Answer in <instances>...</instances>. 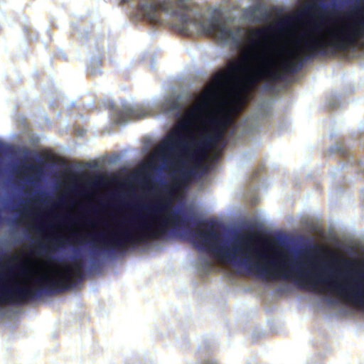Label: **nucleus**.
<instances>
[{"label": "nucleus", "instance_id": "obj_1", "mask_svg": "<svg viewBox=\"0 0 364 364\" xmlns=\"http://www.w3.org/2000/svg\"><path fill=\"white\" fill-rule=\"evenodd\" d=\"M337 28L326 30L328 38L303 33L296 41V52L287 51L289 57L280 63V69L277 68V61L272 56H267L264 53L254 55L261 63L262 66L255 70L252 75L246 77L242 85L234 87L235 102L223 101L217 109L218 114L208 118L206 124L209 127V131L201 133L200 139L196 143L193 151L189 154L193 166H188L186 163H181V167L178 171V175L173 177L176 186L178 188L189 183L196 176L202 163L206 159L208 152L216 147L223 139L227 129L233 122L232 113L240 109L237 105L245 103L243 94L254 90L261 80L274 82L285 79L286 75L297 73L302 68L301 56L311 58L318 55H326L328 53V47L333 53L337 51H346L347 50L337 49L332 45L336 40L331 33L336 32Z\"/></svg>", "mask_w": 364, "mask_h": 364}, {"label": "nucleus", "instance_id": "obj_2", "mask_svg": "<svg viewBox=\"0 0 364 364\" xmlns=\"http://www.w3.org/2000/svg\"><path fill=\"white\" fill-rule=\"evenodd\" d=\"M178 221L179 216L175 213L168 214L167 217L160 218L155 223H149L145 216L136 214L122 225L127 224L132 229L139 231L138 234L134 235L129 230H124L117 234H112L109 238L102 232L91 235V238L94 243H102L108 250H121L129 245L142 242L146 239L163 237L169 226L176 225Z\"/></svg>", "mask_w": 364, "mask_h": 364}, {"label": "nucleus", "instance_id": "obj_3", "mask_svg": "<svg viewBox=\"0 0 364 364\" xmlns=\"http://www.w3.org/2000/svg\"><path fill=\"white\" fill-rule=\"evenodd\" d=\"M287 255L282 252H277V279H290L296 278V282L304 288L310 286L316 289L318 284H327L329 288L333 289L338 294L343 297L346 301L357 306H364V290L361 284H356L353 287H344L339 283L323 277V272H312L306 268L303 262H298L296 268H285L287 262L284 259Z\"/></svg>", "mask_w": 364, "mask_h": 364}, {"label": "nucleus", "instance_id": "obj_4", "mask_svg": "<svg viewBox=\"0 0 364 364\" xmlns=\"http://www.w3.org/2000/svg\"><path fill=\"white\" fill-rule=\"evenodd\" d=\"M75 272L67 267L61 277L53 279L49 276H43L38 278L35 283L38 288L33 289L28 287L14 285L9 287L3 282L4 275L0 274V305L11 304L14 302H23L34 296L52 294L55 291L66 290L75 282L74 276L80 279L83 277L82 264L80 260L74 262Z\"/></svg>", "mask_w": 364, "mask_h": 364}, {"label": "nucleus", "instance_id": "obj_5", "mask_svg": "<svg viewBox=\"0 0 364 364\" xmlns=\"http://www.w3.org/2000/svg\"><path fill=\"white\" fill-rule=\"evenodd\" d=\"M189 0H176L177 10L173 11V16H178L181 23L177 27L178 31L183 36H189L192 31L188 28L189 26L197 31H201L205 35L218 38L223 41H239L240 34L242 31L240 27L235 30L228 28L219 18H211L208 21L198 20L189 16Z\"/></svg>", "mask_w": 364, "mask_h": 364}, {"label": "nucleus", "instance_id": "obj_6", "mask_svg": "<svg viewBox=\"0 0 364 364\" xmlns=\"http://www.w3.org/2000/svg\"><path fill=\"white\" fill-rule=\"evenodd\" d=\"M242 70L240 63H234L230 65L227 72L216 73L213 78V84L198 97V103L186 114L185 118L179 123L178 127L182 130H186L192 124V119L196 118V113L208 109L210 105L215 102L218 97L217 88L227 82L230 75L240 72Z\"/></svg>", "mask_w": 364, "mask_h": 364}, {"label": "nucleus", "instance_id": "obj_7", "mask_svg": "<svg viewBox=\"0 0 364 364\" xmlns=\"http://www.w3.org/2000/svg\"><path fill=\"white\" fill-rule=\"evenodd\" d=\"M360 18L355 19L353 23L338 27L336 32L332 33L335 42L332 45L337 49L348 50L355 46L358 41L364 38V7Z\"/></svg>", "mask_w": 364, "mask_h": 364}, {"label": "nucleus", "instance_id": "obj_8", "mask_svg": "<svg viewBox=\"0 0 364 364\" xmlns=\"http://www.w3.org/2000/svg\"><path fill=\"white\" fill-rule=\"evenodd\" d=\"M131 0H121L120 5L128 3ZM147 3H142L138 6V11L144 18L152 24H160L161 20L160 12H169L173 15V11L177 10L176 2L169 0H146Z\"/></svg>", "mask_w": 364, "mask_h": 364}, {"label": "nucleus", "instance_id": "obj_9", "mask_svg": "<svg viewBox=\"0 0 364 364\" xmlns=\"http://www.w3.org/2000/svg\"><path fill=\"white\" fill-rule=\"evenodd\" d=\"M184 145V136L179 132L175 135H169L160 146V152L162 155L166 156L174 153Z\"/></svg>", "mask_w": 364, "mask_h": 364}, {"label": "nucleus", "instance_id": "obj_10", "mask_svg": "<svg viewBox=\"0 0 364 364\" xmlns=\"http://www.w3.org/2000/svg\"><path fill=\"white\" fill-rule=\"evenodd\" d=\"M272 27L259 28L253 29L250 32L252 38L250 39L251 48H257L261 45V41H266L272 31Z\"/></svg>", "mask_w": 364, "mask_h": 364}, {"label": "nucleus", "instance_id": "obj_11", "mask_svg": "<svg viewBox=\"0 0 364 364\" xmlns=\"http://www.w3.org/2000/svg\"><path fill=\"white\" fill-rule=\"evenodd\" d=\"M171 208L170 203L167 202L163 198H160L156 203L153 205H149L144 207L141 210L148 211L155 218L164 213H167L168 210Z\"/></svg>", "mask_w": 364, "mask_h": 364}, {"label": "nucleus", "instance_id": "obj_12", "mask_svg": "<svg viewBox=\"0 0 364 364\" xmlns=\"http://www.w3.org/2000/svg\"><path fill=\"white\" fill-rule=\"evenodd\" d=\"M183 109V105L178 99L168 98L161 105V109L166 114L179 112Z\"/></svg>", "mask_w": 364, "mask_h": 364}, {"label": "nucleus", "instance_id": "obj_13", "mask_svg": "<svg viewBox=\"0 0 364 364\" xmlns=\"http://www.w3.org/2000/svg\"><path fill=\"white\" fill-rule=\"evenodd\" d=\"M144 117V114L139 113L137 110L125 108L119 113V122H124L131 119H140Z\"/></svg>", "mask_w": 364, "mask_h": 364}, {"label": "nucleus", "instance_id": "obj_14", "mask_svg": "<svg viewBox=\"0 0 364 364\" xmlns=\"http://www.w3.org/2000/svg\"><path fill=\"white\" fill-rule=\"evenodd\" d=\"M265 6L262 3H257L252 6L247 8L245 14L250 18H255L257 14H262L263 17H267L269 14L268 11L264 10Z\"/></svg>", "mask_w": 364, "mask_h": 364}, {"label": "nucleus", "instance_id": "obj_15", "mask_svg": "<svg viewBox=\"0 0 364 364\" xmlns=\"http://www.w3.org/2000/svg\"><path fill=\"white\" fill-rule=\"evenodd\" d=\"M25 171L29 173L40 175L43 172L41 164H33L25 167Z\"/></svg>", "mask_w": 364, "mask_h": 364}, {"label": "nucleus", "instance_id": "obj_16", "mask_svg": "<svg viewBox=\"0 0 364 364\" xmlns=\"http://www.w3.org/2000/svg\"><path fill=\"white\" fill-rule=\"evenodd\" d=\"M323 24H324V21H323V17H321L318 22L317 21L313 22L311 31H312L313 33H319L321 31V28Z\"/></svg>", "mask_w": 364, "mask_h": 364}, {"label": "nucleus", "instance_id": "obj_17", "mask_svg": "<svg viewBox=\"0 0 364 364\" xmlns=\"http://www.w3.org/2000/svg\"><path fill=\"white\" fill-rule=\"evenodd\" d=\"M318 5L315 4H311L307 8V10L305 11V14H309V11L316 12L318 11Z\"/></svg>", "mask_w": 364, "mask_h": 364}, {"label": "nucleus", "instance_id": "obj_18", "mask_svg": "<svg viewBox=\"0 0 364 364\" xmlns=\"http://www.w3.org/2000/svg\"><path fill=\"white\" fill-rule=\"evenodd\" d=\"M289 21L288 20H285V21H282L277 26V29L279 31H282L283 30V27L284 26H287L289 25Z\"/></svg>", "mask_w": 364, "mask_h": 364}, {"label": "nucleus", "instance_id": "obj_19", "mask_svg": "<svg viewBox=\"0 0 364 364\" xmlns=\"http://www.w3.org/2000/svg\"><path fill=\"white\" fill-rule=\"evenodd\" d=\"M317 263H318V261L316 259L309 260V262H308V264L309 266H311L313 269L317 268V266H316Z\"/></svg>", "mask_w": 364, "mask_h": 364}, {"label": "nucleus", "instance_id": "obj_20", "mask_svg": "<svg viewBox=\"0 0 364 364\" xmlns=\"http://www.w3.org/2000/svg\"><path fill=\"white\" fill-rule=\"evenodd\" d=\"M202 364H218V363L213 359L205 360Z\"/></svg>", "mask_w": 364, "mask_h": 364}, {"label": "nucleus", "instance_id": "obj_21", "mask_svg": "<svg viewBox=\"0 0 364 364\" xmlns=\"http://www.w3.org/2000/svg\"><path fill=\"white\" fill-rule=\"evenodd\" d=\"M343 263H344L345 266L348 268L351 267L353 266V263L348 260H344Z\"/></svg>", "mask_w": 364, "mask_h": 364}, {"label": "nucleus", "instance_id": "obj_22", "mask_svg": "<svg viewBox=\"0 0 364 364\" xmlns=\"http://www.w3.org/2000/svg\"><path fill=\"white\" fill-rule=\"evenodd\" d=\"M54 242L57 245H63V240L61 239H59V238L58 239H55Z\"/></svg>", "mask_w": 364, "mask_h": 364}, {"label": "nucleus", "instance_id": "obj_23", "mask_svg": "<svg viewBox=\"0 0 364 364\" xmlns=\"http://www.w3.org/2000/svg\"><path fill=\"white\" fill-rule=\"evenodd\" d=\"M65 198H61L59 199V203H58V205H63L65 204Z\"/></svg>", "mask_w": 364, "mask_h": 364}, {"label": "nucleus", "instance_id": "obj_24", "mask_svg": "<svg viewBox=\"0 0 364 364\" xmlns=\"http://www.w3.org/2000/svg\"><path fill=\"white\" fill-rule=\"evenodd\" d=\"M38 248L43 251L46 250V247L44 245H43L41 243L38 244Z\"/></svg>", "mask_w": 364, "mask_h": 364}, {"label": "nucleus", "instance_id": "obj_25", "mask_svg": "<svg viewBox=\"0 0 364 364\" xmlns=\"http://www.w3.org/2000/svg\"><path fill=\"white\" fill-rule=\"evenodd\" d=\"M74 191H75V192L78 193L82 194V195H85V194L82 191L79 190L77 188H75L74 189Z\"/></svg>", "mask_w": 364, "mask_h": 364}, {"label": "nucleus", "instance_id": "obj_26", "mask_svg": "<svg viewBox=\"0 0 364 364\" xmlns=\"http://www.w3.org/2000/svg\"><path fill=\"white\" fill-rule=\"evenodd\" d=\"M9 262H14V261H16L18 257H9Z\"/></svg>", "mask_w": 364, "mask_h": 364}, {"label": "nucleus", "instance_id": "obj_27", "mask_svg": "<svg viewBox=\"0 0 364 364\" xmlns=\"http://www.w3.org/2000/svg\"><path fill=\"white\" fill-rule=\"evenodd\" d=\"M16 267L20 269L23 272H24L26 270L25 267L22 265L17 266Z\"/></svg>", "mask_w": 364, "mask_h": 364}, {"label": "nucleus", "instance_id": "obj_28", "mask_svg": "<svg viewBox=\"0 0 364 364\" xmlns=\"http://www.w3.org/2000/svg\"><path fill=\"white\" fill-rule=\"evenodd\" d=\"M363 277L364 278V276Z\"/></svg>", "mask_w": 364, "mask_h": 364}]
</instances>
